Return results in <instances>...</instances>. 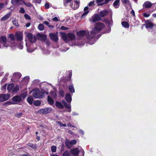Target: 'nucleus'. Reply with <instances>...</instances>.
I'll use <instances>...</instances> for the list:
<instances>
[{"mask_svg":"<svg viewBox=\"0 0 156 156\" xmlns=\"http://www.w3.org/2000/svg\"><path fill=\"white\" fill-rule=\"evenodd\" d=\"M105 27V25L103 23L98 22L95 24L94 28L86 35L87 43L91 45L94 44L96 41L97 35Z\"/></svg>","mask_w":156,"mask_h":156,"instance_id":"obj_1","label":"nucleus"},{"mask_svg":"<svg viewBox=\"0 0 156 156\" xmlns=\"http://www.w3.org/2000/svg\"><path fill=\"white\" fill-rule=\"evenodd\" d=\"M48 94L47 90H42L41 91L39 90H35L33 91V95L35 98L41 99L44 97L45 94Z\"/></svg>","mask_w":156,"mask_h":156,"instance_id":"obj_2","label":"nucleus"},{"mask_svg":"<svg viewBox=\"0 0 156 156\" xmlns=\"http://www.w3.org/2000/svg\"><path fill=\"white\" fill-rule=\"evenodd\" d=\"M62 37L65 42H68L70 40H73L75 39V36L73 33H69L67 35L65 33H61Z\"/></svg>","mask_w":156,"mask_h":156,"instance_id":"obj_3","label":"nucleus"},{"mask_svg":"<svg viewBox=\"0 0 156 156\" xmlns=\"http://www.w3.org/2000/svg\"><path fill=\"white\" fill-rule=\"evenodd\" d=\"M52 111V108L51 107L46 108L40 109L38 111L40 114H46L51 112Z\"/></svg>","mask_w":156,"mask_h":156,"instance_id":"obj_4","label":"nucleus"},{"mask_svg":"<svg viewBox=\"0 0 156 156\" xmlns=\"http://www.w3.org/2000/svg\"><path fill=\"white\" fill-rule=\"evenodd\" d=\"M12 101L16 102L14 103L13 102H8L9 105L10 104H14L17 103V102H20L21 101L22 99L21 97L20 96L16 95L14 96L12 98Z\"/></svg>","mask_w":156,"mask_h":156,"instance_id":"obj_5","label":"nucleus"},{"mask_svg":"<svg viewBox=\"0 0 156 156\" xmlns=\"http://www.w3.org/2000/svg\"><path fill=\"white\" fill-rule=\"evenodd\" d=\"M26 37L27 38L28 41L30 43H33L35 42L36 40V38L35 35L33 36V34L30 33H28L26 35Z\"/></svg>","mask_w":156,"mask_h":156,"instance_id":"obj_6","label":"nucleus"},{"mask_svg":"<svg viewBox=\"0 0 156 156\" xmlns=\"http://www.w3.org/2000/svg\"><path fill=\"white\" fill-rule=\"evenodd\" d=\"M101 19V17L98 14H94L92 17L90 19V21L93 23L96 21L100 20Z\"/></svg>","mask_w":156,"mask_h":156,"instance_id":"obj_7","label":"nucleus"},{"mask_svg":"<svg viewBox=\"0 0 156 156\" xmlns=\"http://www.w3.org/2000/svg\"><path fill=\"white\" fill-rule=\"evenodd\" d=\"M10 96L9 94H0V102H3L8 100Z\"/></svg>","mask_w":156,"mask_h":156,"instance_id":"obj_8","label":"nucleus"},{"mask_svg":"<svg viewBox=\"0 0 156 156\" xmlns=\"http://www.w3.org/2000/svg\"><path fill=\"white\" fill-rule=\"evenodd\" d=\"M109 13H110L111 16H112V11L106 9L100 11V17H103L106 16Z\"/></svg>","mask_w":156,"mask_h":156,"instance_id":"obj_9","label":"nucleus"},{"mask_svg":"<svg viewBox=\"0 0 156 156\" xmlns=\"http://www.w3.org/2000/svg\"><path fill=\"white\" fill-rule=\"evenodd\" d=\"M30 77L29 76H26L21 80L20 85V86L22 87L23 86L27 85L29 82Z\"/></svg>","mask_w":156,"mask_h":156,"instance_id":"obj_10","label":"nucleus"},{"mask_svg":"<svg viewBox=\"0 0 156 156\" xmlns=\"http://www.w3.org/2000/svg\"><path fill=\"white\" fill-rule=\"evenodd\" d=\"M89 33H90V32H87V31L85 30H81L77 32V34L78 37H81L84 36L85 35L86 36Z\"/></svg>","mask_w":156,"mask_h":156,"instance_id":"obj_11","label":"nucleus"},{"mask_svg":"<svg viewBox=\"0 0 156 156\" xmlns=\"http://www.w3.org/2000/svg\"><path fill=\"white\" fill-rule=\"evenodd\" d=\"M74 5L73 2L70 5V6L74 9H76L78 8L79 6V2L77 1H75L74 2Z\"/></svg>","mask_w":156,"mask_h":156,"instance_id":"obj_12","label":"nucleus"},{"mask_svg":"<svg viewBox=\"0 0 156 156\" xmlns=\"http://www.w3.org/2000/svg\"><path fill=\"white\" fill-rule=\"evenodd\" d=\"M15 36L17 41H20L23 39V34L20 32H16Z\"/></svg>","mask_w":156,"mask_h":156,"instance_id":"obj_13","label":"nucleus"},{"mask_svg":"<svg viewBox=\"0 0 156 156\" xmlns=\"http://www.w3.org/2000/svg\"><path fill=\"white\" fill-rule=\"evenodd\" d=\"M146 27L148 30L151 29L154 26L153 23L149 21H147L146 22Z\"/></svg>","mask_w":156,"mask_h":156,"instance_id":"obj_14","label":"nucleus"},{"mask_svg":"<svg viewBox=\"0 0 156 156\" xmlns=\"http://www.w3.org/2000/svg\"><path fill=\"white\" fill-rule=\"evenodd\" d=\"M50 38L54 41H57L58 39V36L54 33H50L49 34Z\"/></svg>","mask_w":156,"mask_h":156,"instance_id":"obj_15","label":"nucleus"},{"mask_svg":"<svg viewBox=\"0 0 156 156\" xmlns=\"http://www.w3.org/2000/svg\"><path fill=\"white\" fill-rule=\"evenodd\" d=\"M80 150L79 148H76L71 150V153L75 156H78Z\"/></svg>","mask_w":156,"mask_h":156,"instance_id":"obj_16","label":"nucleus"},{"mask_svg":"<svg viewBox=\"0 0 156 156\" xmlns=\"http://www.w3.org/2000/svg\"><path fill=\"white\" fill-rule=\"evenodd\" d=\"M89 8L88 6H86L84 9V12L82 14L81 16V18H83L85 17L88 14L89 12Z\"/></svg>","mask_w":156,"mask_h":156,"instance_id":"obj_17","label":"nucleus"},{"mask_svg":"<svg viewBox=\"0 0 156 156\" xmlns=\"http://www.w3.org/2000/svg\"><path fill=\"white\" fill-rule=\"evenodd\" d=\"M65 99L67 102L71 103L72 99L70 94L69 93L67 94L66 95Z\"/></svg>","mask_w":156,"mask_h":156,"instance_id":"obj_18","label":"nucleus"},{"mask_svg":"<svg viewBox=\"0 0 156 156\" xmlns=\"http://www.w3.org/2000/svg\"><path fill=\"white\" fill-rule=\"evenodd\" d=\"M152 4L151 3L149 2H145L143 5V7L144 8H149L152 6Z\"/></svg>","mask_w":156,"mask_h":156,"instance_id":"obj_19","label":"nucleus"},{"mask_svg":"<svg viewBox=\"0 0 156 156\" xmlns=\"http://www.w3.org/2000/svg\"><path fill=\"white\" fill-rule=\"evenodd\" d=\"M10 47L12 50L14 49L16 46V44L14 40L9 41Z\"/></svg>","mask_w":156,"mask_h":156,"instance_id":"obj_20","label":"nucleus"},{"mask_svg":"<svg viewBox=\"0 0 156 156\" xmlns=\"http://www.w3.org/2000/svg\"><path fill=\"white\" fill-rule=\"evenodd\" d=\"M120 5V0H116L113 3V5L115 8H118Z\"/></svg>","mask_w":156,"mask_h":156,"instance_id":"obj_21","label":"nucleus"},{"mask_svg":"<svg viewBox=\"0 0 156 156\" xmlns=\"http://www.w3.org/2000/svg\"><path fill=\"white\" fill-rule=\"evenodd\" d=\"M111 16V19L110 20L106 19L105 20V22L109 26L112 25L113 24V21L112 19V16Z\"/></svg>","mask_w":156,"mask_h":156,"instance_id":"obj_22","label":"nucleus"},{"mask_svg":"<svg viewBox=\"0 0 156 156\" xmlns=\"http://www.w3.org/2000/svg\"><path fill=\"white\" fill-rule=\"evenodd\" d=\"M21 76V74L19 73H14L12 76L13 78H15L17 79L20 78Z\"/></svg>","mask_w":156,"mask_h":156,"instance_id":"obj_23","label":"nucleus"},{"mask_svg":"<svg viewBox=\"0 0 156 156\" xmlns=\"http://www.w3.org/2000/svg\"><path fill=\"white\" fill-rule=\"evenodd\" d=\"M26 45L27 47V51L29 53H31L34 51L36 48H33L31 46H28L27 44V43H26Z\"/></svg>","mask_w":156,"mask_h":156,"instance_id":"obj_24","label":"nucleus"},{"mask_svg":"<svg viewBox=\"0 0 156 156\" xmlns=\"http://www.w3.org/2000/svg\"><path fill=\"white\" fill-rule=\"evenodd\" d=\"M65 144L66 146L68 148H71L72 145L70 141H69L68 139H66L65 141Z\"/></svg>","mask_w":156,"mask_h":156,"instance_id":"obj_25","label":"nucleus"},{"mask_svg":"<svg viewBox=\"0 0 156 156\" xmlns=\"http://www.w3.org/2000/svg\"><path fill=\"white\" fill-rule=\"evenodd\" d=\"M10 16V13H9L5 15L1 19L2 21H4L8 19Z\"/></svg>","mask_w":156,"mask_h":156,"instance_id":"obj_26","label":"nucleus"},{"mask_svg":"<svg viewBox=\"0 0 156 156\" xmlns=\"http://www.w3.org/2000/svg\"><path fill=\"white\" fill-rule=\"evenodd\" d=\"M121 24L123 27L125 28H129V25L128 23L126 21H123L121 23Z\"/></svg>","mask_w":156,"mask_h":156,"instance_id":"obj_27","label":"nucleus"},{"mask_svg":"<svg viewBox=\"0 0 156 156\" xmlns=\"http://www.w3.org/2000/svg\"><path fill=\"white\" fill-rule=\"evenodd\" d=\"M7 89L9 91H11L13 88L14 85L13 83L7 84Z\"/></svg>","mask_w":156,"mask_h":156,"instance_id":"obj_28","label":"nucleus"},{"mask_svg":"<svg viewBox=\"0 0 156 156\" xmlns=\"http://www.w3.org/2000/svg\"><path fill=\"white\" fill-rule=\"evenodd\" d=\"M55 105L58 108L62 109L63 108V106L61 103L56 101L55 102Z\"/></svg>","mask_w":156,"mask_h":156,"instance_id":"obj_29","label":"nucleus"},{"mask_svg":"<svg viewBox=\"0 0 156 156\" xmlns=\"http://www.w3.org/2000/svg\"><path fill=\"white\" fill-rule=\"evenodd\" d=\"M33 100V98L31 96H29L27 99V102L30 105H31L32 104Z\"/></svg>","mask_w":156,"mask_h":156,"instance_id":"obj_30","label":"nucleus"},{"mask_svg":"<svg viewBox=\"0 0 156 156\" xmlns=\"http://www.w3.org/2000/svg\"><path fill=\"white\" fill-rule=\"evenodd\" d=\"M69 89L71 93H73L75 92L74 87L73 85H69Z\"/></svg>","mask_w":156,"mask_h":156,"instance_id":"obj_31","label":"nucleus"},{"mask_svg":"<svg viewBox=\"0 0 156 156\" xmlns=\"http://www.w3.org/2000/svg\"><path fill=\"white\" fill-rule=\"evenodd\" d=\"M6 37L4 36H2L1 37L0 41L2 44L6 42Z\"/></svg>","mask_w":156,"mask_h":156,"instance_id":"obj_32","label":"nucleus"},{"mask_svg":"<svg viewBox=\"0 0 156 156\" xmlns=\"http://www.w3.org/2000/svg\"><path fill=\"white\" fill-rule=\"evenodd\" d=\"M48 101L49 104L50 105H51L53 104L54 103V100L51 97L48 96Z\"/></svg>","mask_w":156,"mask_h":156,"instance_id":"obj_33","label":"nucleus"},{"mask_svg":"<svg viewBox=\"0 0 156 156\" xmlns=\"http://www.w3.org/2000/svg\"><path fill=\"white\" fill-rule=\"evenodd\" d=\"M41 104V102L38 100L34 101V105L36 106H39Z\"/></svg>","mask_w":156,"mask_h":156,"instance_id":"obj_34","label":"nucleus"},{"mask_svg":"<svg viewBox=\"0 0 156 156\" xmlns=\"http://www.w3.org/2000/svg\"><path fill=\"white\" fill-rule=\"evenodd\" d=\"M3 45V47L5 48H7L9 47H10L9 42H7V41L5 43L2 44Z\"/></svg>","mask_w":156,"mask_h":156,"instance_id":"obj_35","label":"nucleus"},{"mask_svg":"<svg viewBox=\"0 0 156 156\" xmlns=\"http://www.w3.org/2000/svg\"><path fill=\"white\" fill-rule=\"evenodd\" d=\"M63 156H71L70 152L68 151H65L62 154Z\"/></svg>","mask_w":156,"mask_h":156,"instance_id":"obj_36","label":"nucleus"},{"mask_svg":"<svg viewBox=\"0 0 156 156\" xmlns=\"http://www.w3.org/2000/svg\"><path fill=\"white\" fill-rule=\"evenodd\" d=\"M44 26L42 24L40 23L38 25V28L40 30H42L44 29Z\"/></svg>","mask_w":156,"mask_h":156,"instance_id":"obj_37","label":"nucleus"},{"mask_svg":"<svg viewBox=\"0 0 156 156\" xmlns=\"http://www.w3.org/2000/svg\"><path fill=\"white\" fill-rule=\"evenodd\" d=\"M19 90V87L18 85L16 86L13 89L12 93L16 92Z\"/></svg>","mask_w":156,"mask_h":156,"instance_id":"obj_38","label":"nucleus"},{"mask_svg":"<svg viewBox=\"0 0 156 156\" xmlns=\"http://www.w3.org/2000/svg\"><path fill=\"white\" fill-rule=\"evenodd\" d=\"M27 95V93L26 91H24L20 95L21 97H22L23 99L25 98Z\"/></svg>","mask_w":156,"mask_h":156,"instance_id":"obj_39","label":"nucleus"},{"mask_svg":"<svg viewBox=\"0 0 156 156\" xmlns=\"http://www.w3.org/2000/svg\"><path fill=\"white\" fill-rule=\"evenodd\" d=\"M9 38H10L11 41H13L15 40L14 35L12 34H10L9 36Z\"/></svg>","mask_w":156,"mask_h":156,"instance_id":"obj_40","label":"nucleus"},{"mask_svg":"<svg viewBox=\"0 0 156 156\" xmlns=\"http://www.w3.org/2000/svg\"><path fill=\"white\" fill-rule=\"evenodd\" d=\"M50 94L53 98H55L57 96V94L55 92L51 91L50 92Z\"/></svg>","mask_w":156,"mask_h":156,"instance_id":"obj_41","label":"nucleus"},{"mask_svg":"<svg viewBox=\"0 0 156 156\" xmlns=\"http://www.w3.org/2000/svg\"><path fill=\"white\" fill-rule=\"evenodd\" d=\"M57 147H56L54 146H52L51 147V151L53 153L55 152L56 151Z\"/></svg>","mask_w":156,"mask_h":156,"instance_id":"obj_42","label":"nucleus"},{"mask_svg":"<svg viewBox=\"0 0 156 156\" xmlns=\"http://www.w3.org/2000/svg\"><path fill=\"white\" fill-rule=\"evenodd\" d=\"M79 148L80 149V156H84V150L81 147H79Z\"/></svg>","mask_w":156,"mask_h":156,"instance_id":"obj_43","label":"nucleus"},{"mask_svg":"<svg viewBox=\"0 0 156 156\" xmlns=\"http://www.w3.org/2000/svg\"><path fill=\"white\" fill-rule=\"evenodd\" d=\"M41 50H42V52L44 54H49L50 53V51L47 50H45L44 48H42Z\"/></svg>","mask_w":156,"mask_h":156,"instance_id":"obj_44","label":"nucleus"},{"mask_svg":"<svg viewBox=\"0 0 156 156\" xmlns=\"http://www.w3.org/2000/svg\"><path fill=\"white\" fill-rule=\"evenodd\" d=\"M122 3L125 5L129 4V0H122Z\"/></svg>","mask_w":156,"mask_h":156,"instance_id":"obj_45","label":"nucleus"},{"mask_svg":"<svg viewBox=\"0 0 156 156\" xmlns=\"http://www.w3.org/2000/svg\"><path fill=\"white\" fill-rule=\"evenodd\" d=\"M72 0H64L63 3L65 6H66L67 4L71 2Z\"/></svg>","mask_w":156,"mask_h":156,"instance_id":"obj_46","label":"nucleus"},{"mask_svg":"<svg viewBox=\"0 0 156 156\" xmlns=\"http://www.w3.org/2000/svg\"><path fill=\"white\" fill-rule=\"evenodd\" d=\"M17 47L20 49H22L23 48V44L22 43H20L17 45Z\"/></svg>","mask_w":156,"mask_h":156,"instance_id":"obj_47","label":"nucleus"},{"mask_svg":"<svg viewBox=\"0 0 156 156\" xmlns=\"http://www.w3.org/2000/svg\"><path fill=\"white\" fill-rule=\"evenodd\" d=\"M59 94L60 96L63 97L64 95V91L62 90H61L59 91Z\"/></svg>","mask_w":156,"mask_h":156,"instance_id":"obj_48","label":"nucleus"},{"mask_svg":"<svg viewBox=\"0 0 156 156\" xmlns=\"http://www.w3.org/2000/svg\"><path fill=\"white\" fill-rule=\"evenodd\" d=\"M28 145L34 149H35L36 148V146L35 144H33L31 143H29Z\"/></svg>","mask_w":156,"mask_h":156,"instance_id":"obj_49","label":"nucleus"},{"mask_svg":"<svg viewBox=\"0 0 156 156\" xmlns=\"http://www.w3.org/2000/svg\"><path fill=\"white\" fill-rule=\"evenodd\" d=\"M23 3L25 5L29 7H31L32 6V5L30 3L23 2Z\"/></svg>","mask_w":156,"mask_h":156,"instance_id":"obj_50","label":"nucleus"},{"mask_svg":"<svg viewBox=\"0 0 156 156\" xmlns=\"http://www.w3.org/2000/svg\"><path fill=\"white\" fill-rule=\"evenodd\" d=\"M25 18L28 20H30L31 19L30 17L27 14H25L24 15Z\"/></svg>","mask_w":156,"mask_h":156,"instance_id":"obj_51","label":"nucleus"},{"mask_svg":"<svg viewBox=\"0 0 156 156\" xmlns=\"http://www.w3.org/2000/svg\"><path fill=\"white\" fill-rule=\"evenodd\" d=\"M13 23L16 26H18V24L17 21L16 19H14L12 21Z\"/></svg>","mask_w":156,"mask_h":156,"instance_id":"obj_52","label":"nucleus"},{"mask_svg":"<svg viewBox=\"0 0 156 156\" xmlns=\"http://www.w3.org/2000/svg\"><path fill=\"white\" fill-rule=\"evenodd\" d=\"M85 44L84 42H82L80 43H76L74 44V45L78 46H81Z\"/></svg>","mask_w":156,"mask_h":156,"instance_id":"obj_53","label":"nucleus"},{"mask_svg":"<svg viewBox=\"0 0 156 156\" xmlns=\"http://www.w3.org/2000/svg\"><path fill=\"white\" fill-rule=\"evenodd\" d=\"M41 39L43 41H45L47 39V36L45 35H42L41 36Z\"/></svg>","mask_w":156,"mask_h":156,"instance_id":"obj_54","label":"nucleus"},{"mask_svg":"<svg viewBox=\"0 0 156 156\" xmlns=\"http://www.w3.org/2000/svg\"><path fill=\"white\" fill-rule=\"evenodd\" d=\"M94 1H92L91 2H90L88 4V5L89 6H91L93 5H94Z\"/></svg>","mask_w":156,"mask_h":156,"instance_id":"obj_55","label":"nucleus"},{"mask_svg":"<svg viewBox=\"0 0 156 156\" xmlns=\"http://www.w3.org/2000/svg\"><path fill=\"white\" fill-rule=\"evenodd\" d=\"M58 123L61 126H66V125L65 124H63L62 122L60 121H58Z\"/></svg>","mask_w":156,"mask_h":156,"instance_id":"obj_56","label":"nucleus"},{"mask_svg":"<svg viewBox=\"0 0 156 156\" xmlns=\"http://www.w3.org/2000/svg\"><path fill=\"white\" fill-rule=\"evenodd\" d=\"M143 16L147 18L150 16V14L147 13L146 12H145L143 13Z\"/></svg>","mask_w":156,"mask_h":156,"instance_id":"obj_57","label":"nucleus"},{"mask_svg":"<svg viewBox=\"0 0 156 156\" xmlns=\"http://www.w3.org/2000/svg\"><path fill=\"white\" fill-rule=\"evenodd\" d=\"M19 12L20 13H25V10L23 8L21 7L19 10Z\"/></svg>","mask_w":156,"mask_h":156,"instance_id":"obj_58","label":"nucleus"},{"mask_svg":"<svg viewBox=\"0 0 156 156\" xmlns=\"http://www.w3.org/2000/svg\"><path fill=\"white\" fill-rule=\"evenodd\" d=\"M64 105L67 108H71V105L70 104H68L66 103Z\"/></svg>","mask_w":156,"mask_h":156,"instance_id":"obj_59","label":"nucleus"},{"mask_svg":"<svg viewBox=\"0 0 156 156\" xmlns=\"http://www.w3.org/2000/svg\"><path fill=\"white\" fill-rule=\"evenodd\" d=\"M71 141V144L72 145H73L75 144L76 143V141L75 140H73Z\"/></svg>","mask_w":156,"mask_h":156,"instance_id":"obj_60","label":"nucleus"},{"mask_svg":"<svg viewBox=\"0 0 156 156\" xmlns=\"http://www.w3.org/2000/svg\"><path fill=\"white\" fill-rule=\"evenodd\" d=\"M22 115V113L20 112L18 113H17L16 114V116L18 118H20L21 117Z\"/></svg>","mask_w":156,"mask_h":156,"instance_id":"obj_61","label":"nucleus"},{"mask_svg":"<svg viewBox=\"0 0 156 156\" xmlns=\"http://www.w3.org/2000/svg\"><path fill=\"white\" fill-rule=\"evenodd\" d=\"M60 29L63 30H66L68 29L69 28L66 27L62 26L60 27Z\"/></svg>","mask_w":156,"mask_h":156,"instance_id":"obj_62","label":"nucleus"},{"mask_svg":"<svg viewBox=\"0 0 156 156\" xmlns=\"http://www.w3.org/2000/svg\"><path fill=\"white\" fill-rule=\"evenodd\" d=\"M7 84H5V85H4L3 86H2L1 88V90L3 91V92H4V91H5L6 87H7Z\"/></svg>","mask_w":156,"mask_h":156,"instance_id":"obj_63","label":"nucleus"},{"mask_svg":"<svg viewBox=\"0 0 156 156\" xmlns=\"http://www.w3.org/2000/svg\"><path fill=\"white\" fill-rule=\"evenodd\" d=\"M72 116H77L79 115V113L75 112H73L72 114Z\"/></svg>","mask_w":156,"mask_h":156,"instance_id":"obj_64","label":"nucleus"}]
</instances>
